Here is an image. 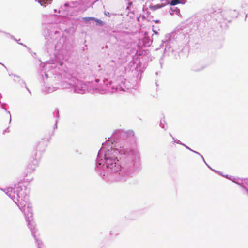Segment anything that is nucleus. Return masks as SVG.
<instances>
[{"instance_id": "0eeeda50", "label": "nucleus", "mask_w": 248, "mask_h": 248, "mask_svg": "<svg viewBox=\"0 0 248 248\" xmlns=\"http://www.w3.org/2000/svg\"><path fill=\"white\" fill-rule=\"evenodd\" d=\"M105 15H106L108 16H110V14H109V13L108 12H105Z\"/></svg>"}, {"instance_id": "39448f33", "label": "nucleus", "mask_w": 248, "mask_h": 248, "mask_svg": "<svg viewBox=\"0 0 248 248\" xmlns=\"http://www.w3.org/2000/svg\"><path fill=\"white\" fill-rule=\"evenodd\" d=\"M82 19L86 22H88L90 20H94V17H83Z\"/></svg>"}, {"instance_id": "f03ea898", "label": "nucleus", "mask_w": 248, "mask_h": 248, "mask_svg": "<svg viewBox=\"0 0 248 248\" xmlns=\"http://www.w3.org/2000/svg\"><path fill=\"white\" fill-rule=\"evenodd\" d=\"M165 4L163 3L158 4L155 5H152L149 7V8L152 11H155L158 9L164 7Z\"/></svg>"}, {"instance_id": "1a4fd4ad", "label": "nucleus", "mask_w": 248, "mask_h": 248, "mask_svg": "<svg viewBox=\"0 0 248 248\" xmlns=\"http://www.w3.org/2000/svg\"><path fill=\"white\" fill-rule=\"evenodd\" d=\"M155 33H157V32L155 31H154Z\"/></svg>"}, {"instance_id": "6e6552de", "label": "nucleus", "mask_w": 248, "mask_h": 248, "mask_svg": "<svg viewBox=\"0 0 248 248\" xmlns=\"http://www.w3.org/2000/svg\"><path fill=\"white\" fill-rule=\"evenodd\" d=\"M155 23H158V22H159V20H156L155 21Z\"/></svg>"}, {"instance_id": "20e7f679", "label": "nucleus", "mask_w": 248, "mask_h": 248, "mask_svg": "<svg viewBox=\"0 0 248 248\" xmlns=\"http://www.w3.org/2000/svg\"><path fill=\"white\" fill-rule=\"evenodd\" d=\"M94 21L96 22L97 25L103 26L104 24V22L100 19L94 18Z\"/></svg>"}, {"instance_id": "423d86ee", "label": "nucleus", "mask_w": 248, "mask_h": 248, "mask_svg": "<svg viewBox=\"0 0 248 248\" xmlns=\"http://www.w3.org/2000/svg\"><path fill=\"white\" fill-rule=\"evenodd\" d=\"M180 3V1L179 0H172L170 4L171 5H176Z\"/></svg>"}, {"instance_id": "f257e3e1", "label": "nucleus", "mask_w": 248, "mask_h": 248, "mask_svg": "<svg viewBox=\"0 0 248 248\" xmlns=\"http://www.w3.org/2000/svg\"><path fill=\"white\" fill-rule=\"evenodd\" d=\"M115 153H117V152L112 150L108 151L106 153L105 157L107 167L111 169L117 170L119 168L120 165L118 163L119 161L115 156Z\"/></svg>"}, {"instance_id": "7ed1b4c3", "label": "nucleus", "mask_w": 248, "mask_h": 248, "mask_svg": "<svg viewBox=\"0 0 248 248\" xmlns=\"http://www.w3.org/2000/svg\"><path fill=\"white\" fill-rule=\"evenodd\" d=\"M52 0H39V2L41 5H45V4L50 3Z\"/></svg>"}]
</instances>
